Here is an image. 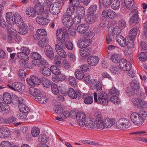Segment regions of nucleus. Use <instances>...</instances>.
Listing matches in <instances>:
<instances>
[{
  "label": "nucleus",
  "mask_w": 147,
  "mask_h": 147,
  "mask_svg": "<svg viewBox=\"0 0 147 147\" xmlns=\"http://www.w3.org/2000/svg\"><path fill=\"white\" fill-rule=\"evenodd\" d=\"M108 95L104 91H102L98 94L96 92L94 93V101L98 104L103 105H106L108 102Z\"/></svg>",
  "instance_id": "nucleus-1"
},
{
  "label": "nucleus",
  "mask_w": 147,
  "mask_h": 147,
  "mask_svg": "<svg viewBox=\"0 0 147 147\" xmlns=\"http://www.w3.org/2000/svg\"><path fill=\"white\" fill-rule=\"evenodd\" d=\"M22 18L18 13L14 14L11 12H7L6 15V20L7 22L10 25H13L15 23L17 25L18 22L21 20Z\"/></svg>",
  "instance_id": "nucleus-2"
},
{
  "label": "nucleus",
  "mask_w": 147,
  "mask_h": 147,
  "mask_svg": "<svg viewBox=\"0 0 147 147\" xmlns=\"http://www.w3.org/2000/svg\"><path fill=\"white\" fill-rule=\"evenodd\" d=\"M67 34V31L64 27L58 29L56 32L57 44L60 45H62L63 44H64V42L65 40V35Z\"/></svg>",
  "instance_id": "nucleus-3"
},
{
  "label": "nucleus",
  "mask_w": 147,
  "mask_h": 147,
  "mask_svg": "<svg viewBox=\"0 0 147 147\" xmlns=\"http://www.w3.org/2000/svg\"><path fill=\"white\" fill-rule=\"evenodd\" d=\"M3 98L6 104H10L11 105L18 104L19 98L15 95L12 97L8 92H5L3 94Z\"/></svg>",
  "instance_id": "nucleus-4"
},
{
  "label": "nucleus",
  "mask_w": 147,
  "mask_h": 147,
  "mask_svg": "<svg viewBox=\"0 0 147 147\" xmlns=\"http://www.w3.org/2000/svg\"><path fill=\"white\" fill-rule=\"evenodd\" d=\"M117 128L119 129L125 130L130 127V123L127 119L122 118L119 119L116 123Z\"/></svg>",
  "instance_id": "nucleus-5"
},
{
  "label": "nucleus",
  "mask_w": 147,
  "mask_h": 147,
  "mask_svg": "<svg viewBox=\"0 0 147 147\" xmlns=\"http://www.w3.org/2000/svg\"><path fill=\"white\" fill-rule=\"evenodd\" d=\"M131 102L134 106L139 109L147 108V103L143 99L134 97L132 98Z\"/></svg>",
  "instance_id": "nucleus-6"
},
{
  "label": "nucleus",
  "mask_w": 147,
  "mask_h": 147,
  "mask_svg": "<svg viewBox=\"0 0 147 147\" xmlns=\"http://www.w3.org/2000/svg\"><path fill=\"white\" fill-rule=\"evenodd\" d=\"M51 2L47 4L48 7H49L50 11L53 15H57L59 12L60 8L59 3H54Z\"/></svg>",
  "instance_id": "nucleus-7"
},
{
  "label": "nucleus",
  "mask_w": 147,
  "mask_h": 147,
  "mask_svg": "<svg viewBox=\"0 0 147 147\" xmlns=\"http://www.w3.org/2000/svg\"><path fill=\"white\" fill-rule=\"evenodd\" d=\"M138 10L136 9H133L130 13V15L132 16L130 18L129 22L130 25H134L138 24L139 21V18Z\"/></svg>",
  "instance_id": "nucleus-8"
},
{
  "label": "nucleus",
  "mask_w": 147,
  "mask_h": 147,
  "mask_svg": "<svg viewBox=\"0 0 147 147\" xmlns=\"http://www.w3.org/2000/svg\"><path fill=\"white\" fill-rule=\"evenodd\" d=\"M7 86L10 89L16 90L22 93L24 91L25 86L22 83L18 82H15L11 85H7Z\"/></svg>",
  "instance_id": "nucleus-9"
},
{
  "label": "nucleus",
  "mask_w": 147,
  "mask_h": 147,
  "mask_svg": "<svg viewBox=\"0 0 147 147\" xmlns=\"http://www.w3.org/2000/svg\"><path fill=\"white\" fill-rule=\"evenodd\" d=\"M17 23V25L19 27L18 32L21 35H24L27 33L28 31V26L24 24L22 19Z\"/></svg>",
  "instance_id": "nucleus-10"
},
{
  "label": "nucleus",
  "mask_w": 147,
  "mask_h": 147,
  "mask_svg": "<svg viewBox=\"0 0 147 147\" xmlns=\"http://www.w3.org/2000/svg\"><path fill=\"white\" fill-rule=\"evenodd\" d=\"M119 63L120 68L124 71H129L131 69L132 67L131 64L124 59H122L120 60Z\"/></svg>",
  "instance_id": "nucleus-11"
},
{
  "label": "nucleus",
  "mask_w": 147,
  "mask_h": 147,
  "mask_svg": "<svg viewBox=\"0 0 147 147\" xmlns=\"http://www.w3.org/2000/svg\"><path fill=\"white\" fill-rule=\"evenodd\" d=\"M73 18L71 16L64 14L62 22L65 26L69 28L73 24Z\"/></svg>",
  "instance_id": "nucleus-12"
},
{
  "label": "nucleus",
  "mask_w": 147,
  "mask_h": 147,
  "mask_svg": "<svg viewBox=\"0 0 147 147\" xmlns=\"http://www.w3.org/2000/svg\"><path fill=\"white\" fill-rule=\"evenodd\" d=\"M76 116L78 124L81 126H84L85 125L84 121L86 119L85 114L82 112H78Z\"/></svg>",
  "instance_id": "nucleus-13"
},
{
  "label": "nucleus",
  "mask_w": 147,
  "mask_h": 147,
  "mask_svg": "<svg viewBox=\"0 0 147 147\" xmlns=\"http://www.w3.org/2000/svg\"><path fill=\"white\" fill-rule=\"evenodd\" d=\"M139 117L135 112L132 113L130 116L131 121L137 125H141L144 122L143 119Z\"/></svg>",
  "instance_id": "nucleus-14"
},
{
  "label": "nucleus",
  "mask_w": 147,
  "mask_h": 147,
  "mask_svg": "<svg viewBox=\"0 0 147 147\" xmlns=\"http://www.w3.org/2000/svg\"><path fill=\"white\" fill-rule=\"evenodd\" d=\"M102 16L103 17H109L110 19H113L116 16V14L114 11L110 9L104 10L102 12Z\"/></svg>",
  "instance_id": "nucleus-15"
},
{
  "label": "nucleus",
  "mask_w": 147,
  "mask_h": 147,
  "mask_svg": "<svg viewBox=\"0 0 147 147\" xmlns=\"http://www.w3.org/2000/svg\"><path fill=\"white\" fill-rule=\"evenodd\" d=\"M67 94L70 98L73 99L79 98L81 95V92L80 91H76L73 88H71L68 89Z\"/></svg>",
  "instance_id": "nucleus-16"
},
{
  "label": "nucleus",
  "mask_w": 147,
  "mask_h": 147,
  "mask_svg": "<svg viewBox=\"0 0 147 147\" xmlns=\"http://www.w3.org/2000/svg\"><path fill=\"white\" fill-rule=\"evenodd\" d=\"M60 45L57 44L55 45V50L58 54L63 58H65L67 55L65 51L62 48L64 47V44H63Z\"/></svg>",
  "instance_id": "nucleus-17"
},
{
  "label": "nucleus",
  "mask_w": 147,
  "mask_h": 147,
  "mask_svg": "<svg viewBox=\"0 0 147 147\" xmlns=\"http://www.w3.org/2000/svg\"><path fill=\"white\" fill-rule=\"evenodd\" d=\"M98 15L97 14L88 13L86 16L85 20L87 23L90 24L96 22L98 20Z\"/></svg>",
  "instance_id": "nucleus-18"
},
{
  "label": "nucleus",
  "mask_w": 147,
  "mask_h": 147,
  "mask_svg": "<svg viewBox=\"0 0 147 147\" xmlns=\"http://www.w3.org/2000/svg\"><path fill=\"white\" fill-rule=\"evenodd\" d=\"M91 41L90 39L79 40L78 41L77 46L80 48H85L90 45Z\"/></svg>",
  "instance_id": "nucleus-19"
},
{
  "label": "nucleus",
  "mask_w": 147,
  "mask_h": 147,
  "mask_svg": "<svg viewBox=\"0 0 147 147\" xmlns=\"http://www.w3.org/2000/svg\"><path fill=\"white\" fill-rule=\"evenodd\" d=\"M45 52L47 56L51 59H52L54 57V54L51 47L49 45L45 46Z\"/></svg>",
  "instance_id": "nucleus-20"
},
{
  "label": "nucleus",
  "mask_w": 147,
  "mask_h": 147,
  "mask_svg": "<svg viewBox=\"0 0 147 147\" xmlns=\"http://www.w3.org/2000/svg\"><path fill=\"white\" fill-rule=\"evenodd\" d=\"M43 5L39 3H36L35 4L34 8L36 14L38 15L42 16L44 11Z\"/></svg>",
  "instance_id": "nucleus-21"
},
{
  "label": "nucleus",
  "mask_w": 147,
  "mask_h": 147,
  "mask_svg": "<svg viewBox=\"0 0 147 147\" xmlns=\"http://www.w3.org/2000/svg\"><path fill=\"white\" fill-rule=\"evenodd\" d=\"M19 109L20 112L24 113H28L30 111V109L23 102L21 101L18 99Z\"/></svg>",
  "instance_id": "nucleus-22"
},
{
  "label": "nucleus",
  "mask_w": 147,
  "mask_h": 147,
  "mask_svg": "<svg viewBox=\"0 0 147 147\" xmlns=\"http://www.w3.org/2000/svg\"><path fill=\"white\" fill-rule=\"evenodd\" d=\"M87 61L89 65L95 66L98 62L99 58L97 56H91L88 58Z\"/></svg>",
  "instance_id": "nucleus-23"
},
{
  "label": "nucleus",
  "mask_w": 147,
  "mask_h": 147,
  "mask_svg": "<svg viewBox=\"0 0 147 147\" xmlns=\"http://www.w3.org/2000/svg\"><path fill=\"white\" fill-rule=\"evenodd\" d=\"M85 127L89 128L94 129L95 128L96 121L93 118H90L88 120L87 119L84 121Z\"/></svg>",
  "instance_id": "nucleus-24"
},
{
  "label": "nucleus",
  "mask_w": 147,
  "mask_h": 147,
  "mask_svg": "<svg viewBox=\"0 0 147 147\" xmlns=\"http://www.w3.org/2000/svg\"><path fill=\"white\" fill-rule=\"evenodd\" d=\"M4 102L0 103V112L3 114H7L9 112L10 108L8 105Z\"/></svg>",
  "instance_id": "nucleus-25"
},
{
  "label": "nucleus",
  "mask_w": 147,
  "mask_h": 147,
  "mask_svg": "<svg viewBox=\"0 0 147 147\" xmlns=\"http://www.w3.org/2000/svg\"><path fill=\"white\" fill-rule=\"evenodd\" d=\"M88 29V27L86 24H82L79 25L77 28V31L81 34L85 33Z\"/></svg>",
  "instance_id": "nucleus-26"
},
{
  "label": "nucleus",
  "mask_w": 147,
  "mask_h": 147,
  "mask_svg": "<svg viewBox=\"0 0 147 147\" xmlns=\"http://www.w3.org/2000/svg\"><path fill=\"white\" fill-rule=\"evenodd\" d=\"M82 97L84 99V102L86 104H92L93 101L92 96L86 94L82 95Z\"/></svg>",
  "instance_id": "nucleus-27"
},
{
  "label": "nucleus",
  "mask_w": 147,
  "mask_h": 147,
  "mask_svg": "<svg viewBox=\"0 0 147 147\" xmlns=\"http://www.w3.org/2000/svg\"><path fill=\"white\" fill-rule=\"evenodd\" d=\"M35 11L34 8L31 7H28L26 8L25 12L26 15L29 17L33 18L36 16Z\"/></svg>",
  "instance_id": "nucleus-28"
},
{
  "label": "nucleus",
  "mask_w": 147,
  "mask_h": 147,
  "mask_svg": "<svg viewBox=\"0 0 147 147\" xmlns=\"http://www.w3.org/2000/svg\"><path fill=\"white\" fill-rule=\"evenodd\" d=\"M40 72L44 76H50L51 74V69L46 66L40 67L39 69Z\"/></svg>",
  "instance_id": "nucleus-29"
},
{
  "label": "nucleus",
  "mask_w": 147,
  "mask_h": 147,
  "mask_svg": "<svg viewBox=\"0 0 147 147\" xmlns=\"http://www.w3.org/2000/svg\"><path fill=\"white\" fill-rule=\"evenodd\" d=\"M11 131L6 127L2 128L0 132V137L3 138L9 137L10 136Z\"/></svg>",
  "instance_id": "nucleus-30"
},
{
  "label": "nucleus",
  "mask_w": 147,
  "mask_h": 147,
  "mask_svg": "<svg viewBox=\"0 0 147 147\" xmlns=\"http://www.w3.org/2000/svg\"><path fill=\"white\" fill-rule=\"evenodd\" d=\"M115 38L117 41L121 46L123 47L125 46L126 39L123 36L121 35H117L115 37Z\"/></svg>",
  "instance_id": "nucleus-31"
},
{
  "label": "nucleus",
  "mask_w": 147,
  "mask_h": 147,
  "mask_svg": "<svg viewBox=\"0 0 147 147\" xmlns=\"http://www.w3.org/2000/svg\"><path fill=\"white\" fill-rule=\"evenodd\" d=\"M105 127L108 128H110L115 123V119L109 118L104 120Z\"/></svg>",
  "instance_id": "nucleus-32"
},
{
  "label": "nucleus",
  "mask_w": 147,
  "mask_h": 147,
  "mask_svg": "<svg viewBox=\"0 0 147 147\" xmlns=\"http://www.w3.org/2000/svg\"><path fill=\"white\" fill-rule=\"evenodd\" d=\"M36 22L39 24L42 25H46L49 23L50 20L42 17H38L36 18Z\"/></svg>",
  "instance_id": "nucleus-33"
},
{
  "label": "nucleus",
  "mask_w": 147,
  "mask_h": 147,
  "mask_svg": "<svg viewBox=\"0 0 147 147\" xmlns=\"http://www.w3.org/2000/svg\"><path fill=\"white\" fill-rule=\"evenodd\" d=\"M29 90L30 94L35 98L41 94V92L39 90L34 87L30 88Z\"/></svg>",
  "instance_id": "nucleus-34"
},
{
  "label": "nucleus",
  "mask_w": 147,
  "mask_h": 147,
  "mask_svg": "<svg viewBox=\"0 0 147 147\" xmlns=\"http://www.w3.org/2000/svg\"><path fill=\"white\" fill-rule=\"evenodd\" d=\"M125 5L128 9L131 10L135 6V2L134 0H124Z\"/></svg>",
  "instance_id": "nucleus-35"
},
{
  "label": "nucleus",
  "mask_w": 147,
  "mask_h": 147,
  "mask_svg": "<svg viewBox=\"0 0 147 147\" xmlns=\"http://www.w3.org/2000/svg\"><path fill=\"white\" fill-rule=\"evenodd\" d=\"M80 54L83 57H87L89 56L91 53V51L90 49L89 48H84L80 50Z\"/></svg>",
  "instance_id": "nucleus-36"
},
{
  "label": "nucleus",
  "mask_w": 147,
  "mask_h": 147,
  "mask_svg": "<svg viewBox=\"0 0 147 147\" xmlns=\"http://www.w3.org/2000/svg\"><path fill=\"white\" fill-rule=\"evenodd\" d=\"M111 5L112 9H117L120 7V2L119 0H111Z\"/></svg>",
  "instance_id": "nucleus-37"
},
{
  "label": "nucleus",
  "mask_w": 147,
  "mask_h": 147,
  "mask_svg": "<svg viewBox=\"0 0 147 147\" xmlns=\"http://www.w3.org/2000/svg\"><path fill=\"white\" fill-rule=\"evenodd\" d=\"M41 83L45 87L47 88L50 87L51 84V81L50 80L45 78H43L41 79Z\"/></svg>",
  "instance_id": "nucleus-38"
},
{
  "label": "nucleus",
  "mask_w": 147,
  "mask_h": 147,
  "mask_svg": "<svg viewBox=\"0 0 147 147\" xmlns=\"http://www.w3.org/2000/svg\"><path fill=\"white\" fill-rule=\"evenodd\" d=\"M111 71L114 74H118L121 71V69L119 66L116 65H113L110 68Z\"/></svg>",
  "instance_id": "nucleus-39"
},
{
  "label": "nucleus",
  "mask_w": 147,
  "mask_h": 147,
  "mask_svg": "<svg viewBox=\"0 0 147 147\" xmlns=\"http://www.w3.org/2000/svg\"><path fill=\"white\" fill-rule=\"evenodd\" d=\"M77 7L76 11L78 13V16L83 17L85 15V9L84 7L82 6H78Z\"/></svg>",
  "instance_id": "nucleus-40"
},
{
  "label": "nucleus",
  "mask_w": 147,
  "mask_h": 147,
  "mask_svg": "<svg viewBox=\"0 0 147 147\" xmlns=\"http://www.w3.org/2000/svg\"><path fill=\"white\" fill-rule=\"evenodd\" d=\"M17 56L19 59L24 61H27L29 59L28 55L22 51L18 53Z\"/></svg>",
  "instance_id": "nucleus-41"
},
{
  "label": "nucleus",
  "mask_w": 147,
  "mask_h": 147,
  "mask_svg": "<svg viewBox=\"0 0 147 147\" xmlns=\"http://www.w3.org/2000/svg\"><path fill=\"white\" fill-rule=\"evenodd\" d=\"M135 39L131 37H128V40L126 41L125 46H126L128 48H133L134 47V40Z\"/></svg>",
  "instance_id": "nucleus-42"
},
{
  "label": "nucleus",
  "mask_w": 147,
  "mask_h": 147,
  "mask_svg": "<svg viewBox=\"0 0 147 147\" xmlns=\"http://www.w3.org/2000/svg\"><path fill=\"white\" fill-rule=\"evenodd\" d=\"M49 43V40L48 38L45 37H43L38 41V45L42 48H44L46 45V44Z\"/></svg>",
  "instance_id": "nucleus-43"
},
{
  "label": "nucleus",
  "mask_w": 147,
  "mask_h": 147,
  "mask_svg": "<svg viewBox=\"0 0 147 147\" xmlns=\"http://www.w3.org/2000/svg\"><path fill=\"white\" fill-rule=\"evenodd\" d=\"M130 85L131 88L134 90H138L140 88L139 82L136 80H134L131 82Z\"/></svg>",
  "instance_id": "nucleus-44"
},
{
  "label": "nucleus",
  "mask_w": 147,
  "mask_h": 147,
  "mask_svg": "<svg viewBox=\"0 0 147 147\" xmlns=\"http://www.w3.org/2000/svg\"><path fill=\"white\" fill-rule=\"evenodd\" d=\"M95 128L100 129H103L105 127L104 120L96 121Z\"/></svg>",
  "instance_id": "nucleus-45"
},
{
  "label": "nucleus",
  "mask_w": 147,
  "mask_h": 147,
  "mask_svg": "<svg viewBox=\"0 0 147 147\" xmlns=\"http://www.w3.org/2000/svg\"><path fill=\"white\" fill-rule=\"evenodd\" d=\"M140 117L143 119L144 121L146 120L147 117V111H146L141 110H140L138 113H137Z\"/></svg>",
  "instance_id": "nucleus-46"
},
{
  "label": "nucleus",
  "mask_w": 147,
  "mask_h": 147,
  "mask_svg": "<svg viewBox=\"0 0 147 147\" xmlns=\"http://www.w3.org/2000/svg\"><path fill=\"white\" fill-rule=\"evenodd\" d=\"M51 90L52 93L55 95L58 94L59 92V90L56 84L52 83L51 85Z\"/></svg>",
  "instance_id": "nucleus-47"
},
{
  "label": "nucleus",
  "mask_w": 147,
  "mask_h": 147,
  "mask_svg": "<svg viewBox=\"0 0 147 147\" xmlns=\"http://www.w3.org/2000/svg\"><path fill=\"white\" fill-rule=\"evenodd\" d=\"M37 101L41 103H46L47 100V98L45 96L41 95L38 96L35 98Z\"/></svg>",
  "instance_id": "nucleus-48"
},
{
  "label": "nucleus",
  "mask_w": 147,
  "mask_h": 147,
  "mask_svg": "<svg viewBox=\"0 0 147 147\" xmlns=\"http://www.w3.org/2000/svg\"><path fill=\"white\" fill-rule=\"evenodd\" d=\"M75 75L76 78L79 79L81 80L82 79L84 76V74L83 71L77 70L76 71Z\"/></svg>",
  "instance_id": "nucleus-49"
},
{
  "label": "nucleus",
  "mask_w": 147,
  "mask_h": 147,
  "mask_svg": "<svg viewBox=\"0 0 147 147\" xmlns=\"http://www.w3.org/2000/svg\"><path fill=\"white\" fill-rule=\"evenodd\" d=\"M51 72L55 75L59 76L61 74L60 69L56 66L52 65L50 67Z\"/></svg>",
  "instance_id": "nucleus-50"
},
{
  "label": "nucleus",
  "mask_w": 147,
  "mask_h": 147,
  "mask_svg": "<svg viewBox=\"0 0 147 147\" xmlns=\"http://www.w3.org/2000/svg\"><path fill=\"white\" fill-rule=\"evenodd\" d=\"M137 57L141 61H145L147 59V53L146 52L140 53L138 55Z\"/></svg>",
  "instance_id": "nucleus-51"
},
{
  "label": "nucleus",
  "mask_w": 147,
  "mask_h": 147,
  "mask_svg": "<svg viewBox=\"0 0 147 147\" xmlns=\"http://www.w3.org/2000/svg\"><path fill=\"white\" fill-rule=\"evenodd\" d=\"M74 7H75V6L72 5H69L67 9V13H65V14H67L69 16H72L75 13Z\"/></svg>",
  "instance_id": "nucleus-52"
},
{
  "label": "nucleus",
  "mask_w": 147,
  "mask_h": 147,
  "mask_svg": "<svg viewBox=\"0 0 147 147\" xmlns=\"http://www.w3.org/2000/svg\"><path fill=\"white\" fill-rule=\"evenodd\" d=\"M97 8V6L96 5H91L88 9V13L89 14H94Z\"/></svg>",
  "instance_id": "nucleus-53"
},
{
  "label": "nucleus",
  "mask_w": 147,
  "mask_h": 147,
  "mask_svg": "<svg viewBox=\"0 0 147 147\" xmlns=\"http://www.w3.org/2000/svg\"><path fill=\"white\" fill-rule=\"evenodd\" d=\"M39 62V64H37L36 63H35V61H32V64H34L35 66H37L38 65H41L42 66L44 65H47L48 64V63L47 60L45 59H40L39 60H38Z\"/></svg>",
  "instance_id": "nucleus-54"
},
{
  "label": "nucleus",
  "mask_w": 147,
  "mask_h": 147,
  "mask_svg": "<svg viewBox=\"0 0 147 147\" xmlns=\"http://www.w3.org/2000/svg\"><path fill=\"white\" fill-rule=\"evenodd\" d=\"M16 120V117L12 116L9 117L5 118L4 119V122L7 124L12 123Z\"/></svg>",
  "instance_id": "nucleus-55"
},
{
  "label": "nucleus",
  "mask_w": 147,
  "mask_h": 147,
  "mask_svg": "<svg viewBox=\"0 0 147 147\" xmlns=\"http://www.w3.org/2000/svg\"><path fill=\"white\" fill-rule=\"evenodd\" d=\"M40 133V130L37 127H33L31 130V134L34 137L37 136Z\"/></svg>",
  "instance_id": "nucleus-56"
},
{
  "label": "nucleus",
  "mask_w": 147,
  "mask_h": 147,
  "mask_svg": "<svg viewBox=\"0 0 147 147\" xmlns=\"http://www.w3.org/2000/svg\"><path fill=\"white\" fill-rule=\"evenodd\" d=\"M32 80H33V87L35 86L36 85H38L40 84L41 80H40L36 76H33Z\"/></svg>",
  "instance_id": "nucleus-57"
},
{
  "label": "nucleus",
  "mask_w": 147,
  "mask_h": 147,
  "mask_svg": "<svg viewBox=\"0 0 147 147\" xmlns=\"http://www.w3.org/2000/svg\"><path fill=\"white\" fill-rule=\"evenodd\" d=\"M137 29L136 28H132L130 31V36L128 37H131L135 39L137 34Z\"/></svg>",
  "instance_id": "nucleus-58"
},
{
  "label": "nucleus",
  "mask_w": 147,
  "mask_h": 147,
  "mask_svg": "<svg viewBox=\"0 0 147 147\" xmlns=\"http://www.w3.org/2000/svg\"><path fill=\"white\" fill-rule=\"evenodd\" d=\"M69 81L70 84L73 87H76L77 83L76 82V79L73 77L70 76L69 79Z\"/></svg>",
  "instance_id": "nucleus-59"
},
{
  "label": "nucleus",
  "mask_w": 147,
  "mask_h": 147,
  "mask_svg": "<svg viewBox=\"0 0 147 147\" xmlns=\"http://www.w3.org/2000/svg\"><path fill=\"white\" fill-rule=\"evenodd\" d=\"M31 57L33 59L36 60H39L41 58V56L38 53L36 52H34L31 54Z\"/></svg>",
  "instance_id": "nucleus-60"
},
{
  "label": "nucleus",
  "mask_w": 147,
  "mask_h": 147,
  "mask_svg": "<svg viewBox=\"0 0 147 147\" xmlns=\"http://www.w3.org/2000/svg\"><path fill=\"white\" fill-rule=\"evenodd\" d=\"M109 93L113 96L119 95V90L115 87L112 88L109 91Z\"/></svg>",
  "instance_id": "nucleus-61"
},
{
  "label": "nucleus",
  "mask_w": 147,
  "mask_h": 147,
  "mask_svg": "<svg viewBox=\"0 0 147 147\" xmlns=\"http://www.w3.org/2000/svg\"><path fill=\"white\" fill-rule=\"evenodd\" d=\"M54 109L56 113L59 114L63 113V110L62 107L59 105H55Z\"/></svg>",
  "instance_id": "nucleus-62"
},
{
  "label": "nucleus",
  "mask_w": 147,
  "mask_h": 147,
  "mask_svg": "<svg viewBox=\"0 0 147 147\" xmlns=\"http://www.w3.org/2000/svg\"><path fill=\"white\" fill-rule=\"evenodd\" d=\"M111 59L114 63H118L119 61V58L118 55L116 54L112 55L111 57Z\"/></svg>",
  "instance_id": "nucleus-63"
},
{
  "label": "nucleus",
  "mask_w": 147,
  "mask_h": 147,
  "mask_svg": "<svg viewBox=\"0 0 147 147\" xmlns=\"http://www.w3.org/2000/svg\"><path fill=\"white\" fill-rule=\"evenodd\" d=\"M39 140L42 143V144H44L47 142V138L45 134H40L38 137Z\"/></svg>",
  "instance_id": "nucleus-64"
}]
</instances>
